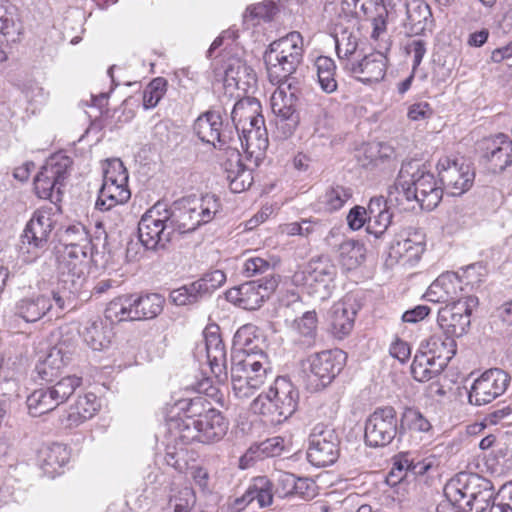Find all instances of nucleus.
Masks as SVG:
<instances>
[{"label": "nucleus", "mask_w": 512, "mask_h": 512, "mask_svg": "<svg viewBox=\"0 0 512 512\" xmlns=\"http://www.w3.org/2000/svg\"><path fill=\"white\" fill-rule=\"evenodd\" d=\"M442 196L443 188L435 176L418 161L403 163L394 186L388 191L390 202L415 201L421 209L428 211L438 206Z\"/></svg>", "instance_id": "f257e3e1"}, {"label": "nucleus", "mask_w": 512, "mask_h": 512, "mask_svg": "<svg viewBox=\"0 0 512 512\" xmlns=\"http://www.w3.org/2000/svg\"><path fill=\"white\" fill-rule=\"evenodd\" d=\"M272 378H274L272 364L265 352L232 356L231 384L236 398L240 400L250 398Z\"/></svg>", "instance_id": "f03ea898"}, {"label": "nucleus", "mask_w": 512, "mask_h": 512, "mask_svg": "<svg viewBox=\"0 0 512 512\" xmlns=\"http://www.w3.org/2000/svg\"><path fill=\"white\" fill-rule=\"evenodd\" d=\"M219 198L206 194L200 200L182 199L167 207V221L173 237L195 231L200 225L211 222L220 211Z\"/></svg>", "instance_id": "7ed1b4c3"}, {"label": "nucleus", "mask_w": 512, "mask_h": 512, "mask_svg": "<svg viewBox=\"0 0 512 512\" xmlns=\"http://www.w3.org/2000/svg\"><path fill=\"white\" fill-rule=\"evenodd\" d=\"M299 391L286 377H276L268 392L259 394L251 403L254 413L268 418L271 424H280L297 410Z\"/></svg>", "instance_id": "20e7f679"}, {"label": "nucleus", "mask_w": 512, "mask_h": 512, "mask_svg": "<svg viewBox=\"0 0 512 512\" xmlns=\"http://www.w3.org/2000/svg\"><path fill=\"white\" fill-rule=\"evenodd\" d=\"M445 491L463 512H484L494 500L491 481L477 474L460 473L447 484Z\"/></svg>", "instance_id": "39448f33"}, {"label": "nucleus", "mask_w": 512, "mask_h": 512, "mask_svg": "<svg viewBox=\"0 0 512 512\" xmlns=\"http://www.w3.org/2000/svg\"><path fill=\"white\" fill-rule=\"evenodd\" d=\"M303 52V38L297 31L272 42L264 53L269 80L292 75L302 62Z\"/></svg>", "instance_id": "423d86ee"}, {"label": "nucleus", "mask_w": 512, "mask_h": 512, "mask_svg": "<svg viewBox=\"0 0 512 512\" xmlns=\"http://www.w3.org/2000/svg\"><path fill=\"white\" fill-rule=\"evenodd\" d=\"M346 354L340 349L326 350L308 356L301 363L306 388L318 392L334 380L344 367Z\"/></svg>", "instance_id": "0eeeda50"}, {"label": "nucleus", "mask_w": 512, "mask_h": 512, "mask_svg": "<svg viewBox=\"0 0 512 512\" xmlns=\"http://www.w3.org/2000/svg\"><path fill=\"white\" fill-rule=\"evenodd\" d=\"M336 266L327 258L310 260L304 268L298 269L292 276L297 286H304L308 293L320 301L331 297L336 285Z\"/></svg>", "instance_id": "6e6552de"}, {"label": "nucleus", "mask_w": 512, "mask_h": 512, "mask_svg": "<svg viewBox=\"0 0 512 512\" xmlns=\"http://www.w3.org/2000/svg\"><path fill=\"white\" fill-rule=\"evenodd\" d=\"M167 217L166 204L161 202H157L142 215L138 223V234L146 249H162L173 240Z\"/></svg>", "instance_id": "1a4fd4ad"}, {"label": "nucleus", "mask_w": 512, "mask_h": 512, "mask_svg": "<svg viewBox=\"0 0 512 512\" xmlns=\"http://www.w3.org/2000/svg\"><path fill=\"white\" fill-rule=\"evenodd\" d=\"M72 165L70 157L63 154L51 156L34 179L36 194L42 199H59L61 187L69 175Z\"/></svg>", "instance_id": "9d476101"}, {"label": "nucleus", "mask_w": 512, "mask_h": 512, "mask_svg": "<svg viewBox=\"0 0 512 512\" xmlns=\"http://www.w3.org/2000/svg\"><path fill=\"white\" fill-rule=\"evenodd\" d=\"M193 129L197 137L215 149L230 152L235 148L236 138L231 128H223L222 117L218 112L208 111L194 122Z\"/></svg>", "instance_id": "9b49d317"}, {"label": "nucleus", "mask_w": 512, "mask_h": 512, "mask_svg": "<svg viewBox=\"0 0 512 512\" xmlns=\"http://www.w3.org/2000/svg\"><path fill=\"white\" fill-rule=\"evenodd\" d=\"M278 281L273 274L262 279L241 284L226 293L229 302L245 310H256L274 292Z\"/></svg>", "instance_id": "f8f14e48"}, {"label": "nucleus", "mask_w": 512, "mask_h": 512, "mask_svg": "<svg viewBox=\"0 0 512 512\" xmlns=\"http://www.w3.org/2000/svg\"><path fill=\"white\" fill-rule=\"evenodd\" d=\"M339 437L335 430L324 424H317L309 435L307 458L317 467L333 464L339 457Z\"/></svg>", "instance_id": "ddd939ff"}, {"label": "nucleus", "mask_w": 512, "mask_h": 512, "mask_svg": "<svg viewBox=\"0 0 512 512\" xmlns=\"http://www.w3.org/2000/svg\"><path fill=\"white\" fill-rule=\"evenodd\" d=\"M437 169L441 183L452 196L464 194L473 185L474 170L463 159L444 156L439 159Z\"/></svg>", "instance_id": "4468645a"}, {"label": "nucleus", "mask_w": 512, "mask_h": 512, "mask_svg": "<svg viewBox=\"0 0 512 512\" xmlns=\"http://www.w3.org/2000/svg\"><path fill=\"white\" fill-rule=\"evenodd\" d=\"M398 434L396 410L391 406L377 408L366 420L365 441L371 447L390 444Z\"/></svg>", "instance_id": "2eb2a0df"}, {"label": "nucleus", "mask_w": 512, "mask_h": 512, "mask_svg": "<svg viewBox=\"0 0 512 512\" xmlns=\"http://www.w3.org/2000/svg\"><path fill=\"white\" fill-rule=\"evenodd\" d=\"M509 383L510 376L508 373L499 368L488 369L472 383L468 401L475 406L491 403L505 393Z\"/></svg>", "instance_id": "dca6fc26"}, {"label": "nucleus", "mask_w": 512, "mask_h": 512, "mask_svg": "<svg viewBox=\"0 0 512 512\" xmlns=\"http://www.w3.org/2000/svg\"><path fill=\"white\" fill-rule=\"evenodd\" d=\"M74 343L71 340H60L48 352L46 357L35 367L39 379L45 382L56 381L71 361L74 353Z\"/></svg>", "instance_id": "f3484780"}, {"label": "nucleus", "mask_w": 512, "mask_h": 512, "mask_svg": "<svg viewBox=\"0 0 512 512\" xmlns=\"http://www.w3.org/2000/svg\"><path fill=\"white\" fill-rule=\"evenodd\" d=\"M93 250L62 248L59 250L58 269L62 281L70 282L75 288L81 287L86 279L87 258Z\"/></svg>", "instance_id": "a211bd4d"}, {"label": "nucleus", "mask_w": 512, "mask_h": 512, "mask_svg": "<svg viewBox=\"0 0 512 512\" xmlns=\"http://www.w3.org/2000/svg\"><path fill=\"white\" fill-rule=\"evenodd\" d=\"M468 302H474V299L470 297L465 301L457 300L439 309L437 322L445 333L451 336H461L465 333L470 324L471 311Z\"/></svg>", "instance_id": "6ab92c4d"}, {"label": "nucleus", "mask_w": 512, "mask_h": 512, "mask_svg": "<svg viewBox=\"0 0 512 512\" xmlns=\"http://www.w3.org/2000/svg\"><path fill=\"white\" fill-rule=\"evenodd\" d=\"M53 311L50 295L43 293H27L19 297L13 305L14 317L26 323H35Z\"/></svg>", "instance_id": "aec40b11"}, {"label": "nucleus", "mask_w": 512, "mask_h": 512, "mask_svg": "<svg viewBox=\"0 0 512 512\" xmlns=\"http://www.w3.org/2000/svg\"><path fill=\"white\" fill-rule=\"evenodd\" d=\"M425 234L415 228H409L391 246L390 255L404 265L415 264L425 250Z\"/></svg>", "instance_id": "412c9836"}, {"label": "nucleus", "mask_w": 512, "mask_h": 512, "mask_svg": "<svg viewBox=\"0 0 512 512\" xmlns=\"http://www.w3.org/2000/svg\"><path fill=\"white\" fill-rule=\"evenodd\" d=\"M54 224L55 221L50 210H36L24 229L23 244H27L33 249L46 248Z\"/></svg>", "instance_id": "4be33fe9"}, {"label": "nucleus", "mask_w": 512, "mask_h": 512, "mask_svg": "<svg viewBox=\"0 0 512 512\" xmlns=\"http://www.w3.org/2000/svg\"><path fill=\"white\" fill-rule=\"evenodd\" d=\"M203 337L207 362L211 372L219 381H223L227 378V358L225 346L218 333V326L206 328Z\"/></svg>", "instance_id": "5701e85b"}, {"label": "nucleus", "mask_w": 512, "mask_h": 512, "mask_svg": "<svg viewBox=\"0 0 512 512\" xmlns=\"http://www.w3.org/2000/svg\"><path fill=\"white\" fill-rule=\"evenodd\" d=\"M255 130H242L238 133L236 142L240 141L247 158L253 160L257 165L260 160L265 156L266 150L269 146L268 132L265 127V121L259 119L256 121Z\"/></svg>", "instance_id": "b1692460"}, {"label": "nucleus", "mask_w": 512, "mask_h": 512, "mask_svg": "<svg viewBox=\"0 0 512 512\" xmlns=\"http://www.w3.org/2000/svg\"><path fill=\"white\" fill-rule=\"evenodd\" d=\"M195 417L201 443L217 442L226 435L228 423L218 410L209 408Z\"/></svg>", "instance_id": "393cba45"}, {"label": "nucleus", "mask_w": 512, "mask_h": 512, "mask_svg": "<svg viewBox=\"0 0 512 512\" xmlns=\"http://www.w3.org/2000/svg\"><path fill=\"white\" fill-rule=\"evenodd\" d=\"M229 158L224 163L226 178L232 192L240 193L253 183L252 171L242 163L240 153L235 147L228 152Z\"/></svg>", "instance_id": "a878e982"}, {"label": "nucleus", "mask_w": 512, "mask_h": 512, "mask_svg": "<svg viewBox=\"0 0 512 512\" xmlns=\"http://www.w3.org/2000/svg\"><path fill=\"white\" fill-rule=\"evenodd\" d=\"M461 289V282L457 274L454 272H446L432 282L425 296L430 302L453 303L457 301L458 292Z\"/></svg>", "instance_id": "bb28decb"}, {"label": "nucleus", "mask_w": 512, "mask_h": 512, "mask_svg": "<svg viewBox=\"0 0 512 512\" xmlns=\"http://www.w3.org/2000/svg\"><path fill=\"white\" fill-rule=\"evenodd\" d=\"M99 409V403L93 393L79 396L77 401L61 417L65 428H75L91 419Z\"/></svg>", "instance_id": "cd10ccee"}, {"label": "nucleus", "mask_w": 512, "mask_h": 512, "mask_svg": "<svg viewBox=\"0 0 512 512\" xmlns=\"http://www.w3.org/2000/svg\"><path fill=\"white\" fill-rule=\"evenodd\" d=\"M484 158L492 172H502L512 164V140L504 134L497 135L487 144Z\"/></svg>", "instance_id": "c85d7f7f"}, {"label": "nucleus", "mask_w": 512, "mask_h": 512, "mask_svg": "<svg viewBox=\"0 0 512 512\" xmlns=\"http://www.w3.org/2000/svg\"><path fill=\"white\" fill-rule=\"evenodd\" d=\"M166 439L185 447L195 441L200 442L196 417L187 415L170 419L167 422Z\"/></svg>", "instance_id": "c756f323"}, {"label": "nucleus", "mask_w": 512, "mask_h": 512, "mask_svg": "<svg viewBox=\"0 0 512 512\" xmlns=\"http://www.w3.org/2000/svg\"><path fill=\"white\" fill-rule=\"evenodd\" d=\"M348 65L347 63L346 67ZM349 68L362 82H378L383 79L386 72V57L379 52L372 53L365 56L361 61L352 62Z\"/></svg>", "instance_id": "7c9ffc66"}, {"label": "nucleus", "mask_w": 512, "mask_h": 512, "mask_svg": "<svg viewBox=\"0 0 512 512\" xmlns=\"http://www.w3.org/2000/svg\"><path fill=\"white\" fill-rule=\"evenodd\" d=\"M422 347L425 348L423 352L442 368L448 365L456 353V342L453 336L445 332L430 336Z\"/></svg>", "instance_id": "2f4dec72"}, {"label": "nucleus", "mask_w": 512, "mask_h": 512, "mask_svg": "<svg viewBox=\"0 0 512 512\" xmlns=\"http://www.w3.org/2000/svg\"><path fill=\"white\" fill-rule=\"evenodd\" d=\"M70 452L68 448L59 443L43 447L39 451V465L44 474L54 478L61 473V469L68 463Z\"/></svg>", "instance_id": "473e14b6"}, {"label": "nucleus", "mask_w": 512, "mask_h": 512, "mask_svg": "<svg viewBox=\"0 0 512 512\" xmlns=\"http://www.w3.org/2000/svg\"><path fill=\"white\" fill-rule=\"evenodd\" d=\"M355 316V305L349 299L335 303L331 309L333 334L340 339L347 336L354 327Z\"/></svg>", "instance_id": "72a5a7b5"}, {"label": "nucleus", "mask_w": 512, "mask_h": 512, "mask_svg": "<svg viewBox=\"0 0 512 512\" xmlns=\"http://www.w3.org/2000/svg\"><path fill=\"white\" fill-rule=\"evenodd\" d=\"M131 197L128 183H114L112 180L103 181L99 190L95 207L107 211L117 205L126 203Z\"/></svg>", "instance_id": "f704fd0d"}, {"label": "nucleus", "mask_w": 512, "mask_h": 512, "mask_svg": "<svg viewBox=\"0 0 512 512\" xmlns=\"http://www.w3.org/2000/svg\"><path fill=\"white\" fill-rule=\"evenodd\" d=\"M258 104L257 98H240L234 104L231 112V119L235 125L236 134L238 135L239 128L242 130H255L257 125L256 121L259 119L264 120V117L260 114H255V111H251L253 106Z\"/></svg>", "instance_id": "c9c22d12"}, {"label": "nucleus", "mask_w": 512, "mask_h": 512, "mask_svg": "<svg viewBox=\"0 0 512 512\" xmlns=\"http://www.w3.org/2000/svg\"><path fill=\"white\" fill-rule=\"evenodd\" d=\"M134 319L148 320L157 317L163 310L165 299L157 293L134 296Z\"/></svg>", "instance_id": "e433bc0d"}, {"label": "nucleus", "mask_w": 512, "mask_h": 512, "mask_svg": "<svg viewBox=\"0 0 512 512\" xmlns=\"http://www.w3.org/2000/svg\"><path fill=\"white\" fill-rule=\"evenodd\" d=\"M29 414L38 417L59 406L49 387L34 390L26 399Z\"/></svg>", "instance_id": "4c0bfd02"}, {"label": "nucleus", "mask_w": 512, "mask_h": 512, "mask_svg": "<svg viewBox=\"0 0 512 512\" xmlns=\"http://www.w3.org/2000/svg\"><path fill=\"white\" fill-rule=\"evenodd\" d=\"M432 13L425 3H416L407 7V29L414 35L422 34L432 25Z\"/></svg>", "instance_id": "58836bf2"}, {"label": "nucleus", "mask_w": 512, "mask_h": 512, "mask_svg": "<svg viewBox=\"0 0 512 512\" xmlns=\"http://www.w3.org/2000/svg\"><path fill=\"white\" fill-rule=\"evenodd\" d=\"M351 198V188L340 184H332L319 197V203L327 212L332 213L341 209Z\"/></svg>", "instance_id": "ea45409f"}, {"label": "nucleus", "mask_w": 512, "mask_h": 512, "mask_svg": "<svg viewBox=\"0 0 512 512\" xmlns=\"http://www.w3.org/2000/svg\"><path fill=\"white\" fill-rule=\"evenodd\" d=\"M251 503L256 501L260 509L273 503V483L266 476L254 477L246 489Z\"/></svg>", "instance_id": "a19ab883"}, {"label": "nucleus", "mask_w": 512, "mask_h": 512, "mask_svg": "<svg viewBox=\"0 0 512 512\" xmlns=\"http://www.w3.org/2000/svg\"><path fill=\"white\" fill-rule=\"evenodd\" d=\"M134 295L113 299L105 310V317L112 322L136 321L134 319Z\"/></svg>", "instance_id": "79ce46f5"}, {"label": "nucleus", "mask_w": 512, "mask_h": 512, "mask_svg": "<svg viewBox=\"0 0 512 512\" xmlns=\"http://www.w3.org/2000/svg\"><path fill=\"white\" fill-rule=\"evenodd\" d=\"M196 504V494L190 486L173 485L170 488L168 507L173 512H190Z\"/></svg>", "instance_id": "37998d69"}, {"label": "nucleus", "mask_w": 512, "mask_h": 512, "mask_svg": "<svg viewBox=\"0 0 512 512\" xmlns=\"http://www.w3.org/2000/svg\"><path fill=\"white\" fill-rule=\"evenodd\" d=\"M444 368L423 351L416 354L411 364V374L416 381L425 382L439 375Z\"/></svg>", "instance_id": "c03bdc74"}, {"label": "nucleus", "mask_w": 512, "mask_h": 512, "mask_svg": "<svg viewBox=\"0 0 512 512\" xmlns=\"http://www.w3.org/2000/svg\"><path fill=\"white\" fill-rule=\"evenodd\" d=\"M365 247L359 241L348 239L339 246V258L347 270L357 268L365 259Z\"/></svg>", "instance_id": "a18cd8bd"}, {"label": "nucleus", "mask_w": 512, "mask_h": 512, "mask_svg": "<svg viewBox=\"0 0 512 512\" xmlns=\"http://www.w3.org/2000/svg\"><path fill=\"white\" fill-rule=\"evenodd\" d=\"M82 337L85 343L95 351H101L110 344L108 331L100 320L87 323L82 331Z\"/></svg>", "instance_id": "49530a36"}, {"label": "nucleus", "mask_w": 512, "mask_h": 512, "mask_svg": "<svg viewBox=\"0 0 512 512\" xmlns=\"http://www.w3.org/2000/svg\"><path fill=\"white\" fill-rule=\"evenodd\" d=\"M63 248L93 250L89 233L82 225L67 227L60 238Z\"/></svg>", "instance_id": "de8ad7c7"}, {"label": "nucleus", "mask_w": 512, "mask_h": 512, "mask_svg": "<svg viewBox=\"0 0 512 512\" xmlns=\"http://www.w3.org/2000/svg\"><path fill=\"white\" fill-rule=\"evenodd\" d=\"M318 82L325 93H332L337 88L334 78L336 66L334 61L327 56H319L315 61Z\"/></svg>", "instance_id": "09e8293b"}, {"label": "nucleus", "mask_w": 512, "mask_h": 512, "mask_svg": "<svg viewBox=\"0 0 512 512\" xmlns=\"http://www.w3.org/2000/svg\"><path fill=\"white\" fill-rule=\"evenodd\" d=\"M395 465V469L405 470L409 480L410 478L424 475L431 468L432 461L416 459L408 453H401L395 457Z\"/></svg>", "instance_id": "8fccbe9b"}, {"label": "nucleus", "mask_w": 512, "mask_h": 512, "mask_svg": "<svg viewBox=\"0 0 512 512\" xmlns=\"http://www.w3.org/2000/svg\"><path fill=\"white\" fill-rule=\"evenodd\" d=\"M82 384V378L76 375H67L59 377L53 386L49 389L52 390L53 395L58 402L62 404L66 402L75 392V390Z\"/></svg>", "instance_id": "3c124183"}, {"label": "nucleus", "mask_w": 512, "mask_h": 512, "mask_svg": "<svg viewBox=\"0 0 512 512\" xmlns=\"http://www.w3.org/2000/svg\"><path fill=\"white\" fill-rule=\"evenodd\" d=\"M256 327L253 325H245L239 328L234 336L235 345L239 348L235 354H250L259 353L263 351L253 343L259 341L258 337L255 336Z\"/></svg>", "instance_id": "603ef678"}, {"label": "nucleus", "mask_w": 512, "mask_h": 512, "mask_svg": "<svg viewBox=\"0 0 512 512\" xmlns=\"http://www.w3.org/2000/svg\"><path fill=\"white\" fill-rule=\"evenodd\" d=\"M165 462L176 471L183 473L188 468V451L185 446L167 439Z\"/></svg>", "instance_id": "864d4df0"}, {"label": "nucleus", "mask_w": 512, "mask_h": 512, "mask_svg": "<svg viewBox=\"0 0 512 512\" xmlns=\"http://www.w3.org/2000/svg\"><path fill=\"white\" fill-rule=\"evenodd\" d=\"M200 289V286L196 285L194 281L189 285L172 290L169 294V299L178 306L194 304L202 298Z\"/></svg>", "instance_id": "5fc2aeb1"}, {"label": "nucleus", "mask_w": 512, "mask_h": 512, "mask_svg": "<svg viewBox=\"0 0 512 512\" xmlns=\"http://www.w3.org/2000/svg\"><path fill=\"white\" fill-rule=\"evenodd\" d=\"M364 155L368 159L367 164L378 165L395 156L394 148L383 142L369 143L364 149Z\"/></svg>", "instance_id": "6e6d98bb"}, {"label": "nucleus", "mask_w": 512, "mask_h": 512, "mask_svg": "<svg viewBox=\"0 0 512 512\" xmlns=\"http://www.w3.org/2000/svg\"><path fill=\"white\" fill-rule=\"evenodd\" d=\"M21 25L16 21L12 12L0 8V34L7 42H15L20 34Z\"/></svg>", "instance_id": "4d7b16f0"}, {"label": "nucleus", "mask_w": 512, "mask_h": 512, "mask_svg": "<svg viewBox=\"0 0 512 512\" xmlns=\"http://www.w3.org/2000/svg\"><path fill=\"white\" fill-rule=\"evenodd\" d=\"M271 109L277 120L300 119L295 98H271Z\"/></svg>", "instance_id": "13d9d810"}, {"label": "nucleus", "mask_w": 512, "mask_h": 512, "mask_svg": "<svg viewBox=\"0 0 512 512\" xmlns=\"http://www.w3.org/2000/svg\"><path fill=\"white\" fill-rule=\"evenodd\" d=\"M226 281V275L221 270H214L206 273L201 279L195 281L196 285L200 286V293L202 297L206 294L212 293L214 290L222 286Z\"/></svg>", "instance_id": "bf43d9fd"}, {"label": "nucleus", "mask_w": 512, "mask_h": 512, "mask_svg": "<svg viewBox=\"0 0 512 512\" xmlns=\"http://www.w3.org/2000/svg\"><path fill=\"white\" fill-rule=\"evenodd\" d=\"M403 421L414 432H428L432 428L431 423L418 410L411 408L404 412Z\"/></svg>", "instance_id": "052dcab7"}, {"label": "nucleus", "mask_w": 512, "mask_h": 512, "mask_svg": "<svg viewBox=\"0 0 512 512\" xmlns=\"http://www.w3.org/2000/svg\"><path fill=\"white\" fill-rule=\"evenodd\" d=\"M392 221V213L384 211L378 215L368 216L366 230L375 237H380L390 226Z\"/></svg>", "instance_id": "680f3d73"}, {"label": "nucleus", "mask_w": 512, "mask_h": 512, "mask_svg": "<svg viewBox=\"0 0 512 512\" xmlns=\"http://www.w3.org/2000/svg\"><path fill=\"white\" fill-rule=\"evenodd\" d=\"M336 52L340 59H349L357 49V38L352 34L343 32L341 36H337L335 39Z\"/></svg>", "instance_id": "e2e57ef3"}, {"label": "nucleus", "mask_w": 512, "mask_h": 512, "mask_svg": "<svg viewBox=\"0 0 512 512\" xmlns=\"http://www.w3.org/2000/svg\"><path fill=\"white\" fill-rule=\"evenodd\" d=\"M295 327L304 337L314 338L317 331V315L315 311H307L295 320Z\"/></svg>", "instance_id": "0e129e2a"}, {"label": "nucleus", "mask_w": 512, "mask_h": 512, "mask_svg": "<svg viewBox=\"0 0 512 512\" xmlns=\"http://www.w3.org/2000/svg\"><path fill=\"white\" fill-rule=\"evenodd\" d=\"M272 269L269 261L261 257L247 258L242 267V272L246 277H253L258 274H263Z\"/></svg>", "instance_id": "69168bd1"}, {"label": "nucleus", "mask_w": 512, "mask_h": 512, "mask_svg": "<svg viewBox=\"0 0 512 512\" xmlns=\"http://www.w3.org/2000/svg\"><path fill=\"white\" fill-rule=\"evenodd\" d=\"M112 180L114 183H128V173L120 160H113L108 163L104 170L103 181Z\"/></svg>", "instance_id": "338daca9"}, {"label": "nucleus", "mask_w": 512, "mask_h": 512, "mask_svg": "<svg viewBox=\"0 0 512 512\" xmlns=\"http://www.w3.org/2000/svg\"><path fill=\"white\" fill-rule=\"evenodd\" d=\"M377 14L371 19L372 24V33L371 37L374 40L383 39L387 34V22L386 18L388 15L387 9L384 5L378 6L376 8Z\"/></svg>", "instance_id": "774afa93"}]
</instances>
